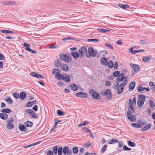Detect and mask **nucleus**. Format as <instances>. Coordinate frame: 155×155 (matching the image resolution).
Returning <instances> with one entry per match:
<instances>
[{"label":"nucleus","instance_id":"22","mask_svg":"<svg viewBox=\"0 0 155 155\" xmlns=\"http://www.w3.org/2000/svg\"><path fill=\"white\" fill-rule=\"evenodd\" d=\"M0 117L4 120H6L8 118V115L5 113H2L0 114Z\"/></svg>","mask_w":155,"mask_h":155},{"label":"nucleus","instance_id":"38","mask_svg":"<svg viewBox=\"0 0 155 155\" xmlns=\"http://www.w3.org/2000/svg\"><path fill=\"white\" fill-rule=\"evenodd\" d=\"M128 145L131 147H134L136 146V144L134 142H132L130 140L127 141Z\"/></svg>","mask_w":155,"mask_h":155},{"label":"nucleus","instance_id":"37","mask_svg":"<svg viewBox=\"0 0 155 155\" xmlns=\"http://www.w3.org/2000/svg\"><path fill=\"white\" fill-rule=\"evenodd\" d=\"M58 155H61L63 152V149L61 147H60L58 150Z\"/></svg>","mask_w":155,"mask_h":155},{"label":"nucleus","instance_id":"52","mask_svg":"<svg viewBox=\"0 0 155 155\" xmlns=\"http://www.w3.org/2000/svg\"><path fill=\"white\" fill-rule=\"evenodd\" d=\"M58 147L57 146H55L53 148V151L54 153L55 154L57 153L58 150Z\"/></svg>","mask_w":155,"mask_h":155},{"label":"nucleus","instance_id":"27","mask_svg":"<svg viewBox=\"0 0 155 155\" xmlns=\"http://www.w3.org/2000/svg\"><path fill=\"white\" fill-rule=\"evenodd\" d=\"M71 55L75 58H78L79 56H80V54H78V52H71Z\"/></svg>","mask_w":155,"mask_h":155},{"label":"nucleus","instance_id":"54","mask_svg":"<svg viewBox=\"0 0 155 155\" xmlns=\"http://www.w3.org/2000/svg\"><path fill=\"white\" fill-rule=\"evenodd\" d=\"M120 74V72L119 71H115L113 73V76L114 77L118 76Z\"/></svg>","mask_w":155,"mask_h":155},{"label":"nucleus","instance_id":"7","mask_svg":"<svg viewBox=\"0 0 155 155\" xmlns=\"http://www.w3.org/2000/svg\"><path fill=\"white\" fill-rule=\"evenodd\" d=\"M6 121L8 123L6 127L9 130H12L14 128V125L12 124L13 121V118H11L10 119H8Z\"/></svg>","mask_w":155,"mask_h":155},{"label":"nucleus","instance_id":"60","mask_svg":"<svg viewBox=\"0 0 155 155\" xmlns=\"http://www.w3.org/2000/svg\"><path fill=\"white\" fill-rule=\"evenodd\" d=\"M6 100L7 102L10 104L12 103L13 102V101L11 98L8 97Z\"/></svg>","mask_w":155,"mask_h":155},{"label":"nucleus","instance_id":"64","mask_svg":"<svg viewBox=\"0 0 155 155\" xmlns=\"http://www.w3.org/2000/svg\"><path fill=\"white\" fill-rule=\"evenodd\" d=\"M105 84L106 86H109L110 85V83L109 81H106L105 82Z\"/></svg>","mask_w":155,"mask_h":155},{"label":"nucleus","instance_id":"63","mask_svg":"<svg viewBox=\"0 0 155 155\" xmlns=\"http://www.w3.org/2000/svg\"><path fill=\"white\" fill-rule=\"evenodd\" d=\"M140 42L142 44H147L148 43V42L146 40H141L140 41Z\"/></svg>","mask_w":155,"mask_h":155},{"label":"nucleus","instance_id":"56","mask_svg":"<svg viewBox=\"0 0 155 155\" xmlns=\"http://www.w3.org/2000/svg\"><path fill=\"white\" fill-rule=\"evenodd\" d=\"M32 111H33V110H31V109H26L25 112L26 114H31L32 113Z\"/></svg>","mask_w":155,"mask_h":155},{"label":"nucleus","instance_id":"6","mask_svg":"<svg viewBox=\"0 0 155 155\" xmlns=\"http://www.w3.org/2000/svg\"><path fill=\"white\" fill-rule=\"evenodd\" d=\"M78 51L79 53L80 57L81 58L83 57L84 54L86 55V53L87 52V48L83 46L80 48L78 50Z\"/></svg>","mask_w":155,"mask_h":155},{"label":"nucleus","instance_id":"9","mask_svg":"<svg viewBox=\"0 0 155 155\" xmlns=\"http://www.w3.org/2000/svg\"><path fill=\"white\" fill-rule=\"evenodd\" d=\"M127 115L128 119L132 122H135L136 121V117L133 114H131L129 112H127Z\"/></svg>","mask_w":155,"mask_h":155},{"label":"nucleus","instance_id":"44","mask_svg":"<svg viewBox=\"0 0 155 155\" xmlns=\"http://www.w3.org/2000/svg\"><path fill=\"white\" fill-rule=\"evenodd\" d=\"M78 149L77 147H74L72 149V151L74 154H76L78 151Z\"/></svg>","mask_w":155,"mask_h":155},{"label":"nucleus","instance_id":"57","mask_svg":"<svg viewBox=\"0 0 155 155\" xmlns=\"http://www.w3.org/2000/svg\"><path fill=\"white\" fill-rule=\"evenodd\" d=\"M64 83L63 82H60L57 83V86L61 87L62 86L64 85Z\"/></svg>","mask_w":155,"mask_h":155},{"label":"nucleus","instance_id":"33","mask_svg":"<svg viewBox=\"0 0 155 155\" xmlns=\"http://www.w3.org/2000/svg\"><path fill=\"white\" fill-rule=\"evenodd\" d=\"M57 76H58L57 77V78H56L58 80H59L62 81L64 79V74H63L60 73L59 74V75Z\"/></svg>","mask_w":155,"mask_h":155},{"label":"nucleus","instance_id":"40","mask_svg":"<svg viewBox=\"0 0 155 155\" xmlns=\"http://www.w3.org/2000/svg\"><path fill=\"white\" fill-rule=\"evenodd\" d=\"M108 67L110 68H112L114 66V63L112 61H110L108 63Z\"/></svg>","mask_w":155,"mask_h":155},{"label":"nucleus","instance_id":"12","mask_svg":"<svg viewBox=\"0 0 155 155\" xmlns=\"http://www.w3.org/2000/svg\"><path fill=\"white\" fill-rule=\"evenodd\" d=\"M61 71L60 69L58 68L53 69L52 71V73L55 75V78H57V76L59 75V74L61 73Z\"/></svg>","mask_w":155,"mask_h":155},{"label":"nucleus","instance_id":"32","mask_svg":"<svg viewBox=\"0 0 155 155\" xmlns=\"http://www.w3.org/2000/svg\"><path fill=\"white\" fill-rule=\"evenodd\" d=\"M71 87L72 90L76 91L78 89V86L75 84H73L72 85H71L70 86Z\"/></svg>","mask_w":155,"mask_h":155},{"label":"nucleus","instance_id":"62","mask_svg":"<svg viewBox=\"0 0 155 155\" xmlns=\"http://www.w3.org/2000/svg\"><path fill=\"white\" fill-rule=\"evenodd\" d=\"M47 155H53V152L51 150H49L47 153Z\"/></svg>","mask_w":155,"mask_h":155},{"label":"nucleus","instance_id":"45","mask_svg":"<svg viewBox=\"0 0 155 155\" xmlns=\"http://www.w3.org/2000/svg\"><path fill=\"white\" fill-rule=\"evenodd\" d=\"M87 41L88 42L93 41L95 43H96L99 41V40L98 39H88Z\"/></svg>","mask_w":155,"mask_h":155},{"label":"nucleus","instance_id":"47","mask_svg":"<svg viewBox=\"0 0 155 155\" xmlns=\"http://www.w3.org/2000/svg\"><path fill=\"white\" fill-rule=\"evenodd\" d=\"M104 45L110 50H112L113 49V47L110 44L106 43Z\"/></svg>","mask_w":155,"mask_h":155},{"label":"nucleus","instance_id":"41","mask_svg":"<svg viewBox=\"0 0 155 155\" xmlns=\"http://www.w3.org/2000/svg\"><path fill=\"white\" fill-rule=\"evenodd\" d=\"M134 106L130 107L129 106V107L128 108V111L127 112H129L130 113H132L134 112Z\"/></svg>","mask_w":155,"mask_h":155},{"label":"nucleus","instance_id":"46","mask_svg":"<svg viewBox=\"0 0 155 155\" xmlns=\"http://www.w3.org/2000/svg\"><path fill=\"white\" fill-rule=\"evenodd\" d=\"M137 90L139 92L143 91L145 90V87H143L141 86L137 87Z\"/></svg>","mask_w":155,"mask_h":155},{"label":"nucleus","instance_id":"36","mask_svg":"<svg viewBox=\"0 0 155 155\" xmlns=\"http://www.w3.org/2000/svg\"><path fill=\"white\" fill-rule=\"evenodd\" d=\"M11 111V110L9 108L3 109L1 110V112L2 113H10Z\"/></svg>","mask_w":155,"mask_h":155},{"label":"nucleus","instance_id":"3","mask_svg":"<svg viewBox=\"0 0 155 155\" xmlns=\"http://www.w3.org/2000/svg\"><path fill=\"white\" fill-rule=\"evenodd\" d=\"M127 82V80H124V81L118 86L117 89V94H120L122 92L124 89V86L126 85Z\"/></svg>","mask_w":155,"mask_h":155},{"label":"nucleus","instance_id":"21","mask_svg":"<svg viewBox=\"0 0 155 155\" xmlns=\"http://www.w3.org/2000/svg\"><path fill=\"white\" fill-rule=\"evenodd\" d=\"M118 6L120 8L123 9H126V8H130V6L126 4H119Z\"/></svg>","mask_w":155,"mask_h":155},{"label":"nucleus","instance_id":"11","mask_svg":"<svg viewBox=\"0 0 155 155\" xmlns=\"http://www.w3.org/2000/svg\"><path fill=\"white\" fill-rule=\"evenodd\" d=\"M76 95L78 97L83 98H86L88 96V94L87 93H83L81 92L77 93Z\"/></svg>","mask_w":155,"mask_h":155},{"label":"nucleus","instance_id":"55","mask_svg":"<svg viewBox=\"0 0 155 155\" xmlns=\"http://www.w3.org/2000/svg\"><path fill=\"white\" fill-rule=\"evenodd\" d=\"M150 107L151 108H153L155 107V104L152 101H150Z\"/></svg>","mask_w":155,"mask_h":155},{"label":"nucleus","instance_id":"49","mask_svg":"<svg viewBox=\"0 0 155 155\" xmlns=\"http://www.w3.org/2000/svg\"><path fill=\"white\" fill-rule=\"evenodd\" d=\"M57 113L58 115L59 116H62L64 114V113L63 111L60 110H58Z\"/></svg>","mask_w":155,"mask_h":155},{"label":"nucleus","instance_id":"58","mask_svg":"<svg viewBox=\"0 0 155 155\" xmlns=\"http://www.w3.org/2000/svg\"><path fill=\"white\" fill-rule=\"evenodd\" d=\"M84 146L88 148L92 146V144L91 143H84Z\"/></svg>","mask_w":155,"mask_h":155},{"label":"nucleus","instance_id":"10","mask_svg":"<svg viewBox=\"0 0 155 155\" xmlns=\"http://www.w3.org/2000/svg\"><path fill=\"white\" fill-rule=\"evenodd\" d=\"M63 153L65 155H71L72 152L71 150H69V147H65L63 148Z\"/></svg>","mask_w":155,"mask_h":155},{"label":"nucleus","instance_id":"1","mask_svg":"<svg viewBox=\"0 0 155 155\" xmlns=\"http://www.w3.org/2000/svg\"><path fill=\"white\" fill-rule=\"evenodd\" d=\"M139 96L140 97L137 100V106L139 107H141L144 104L146 96L143 95H140Z\"/></svg>","mask_w":155,"mask_h":155},{"label":"nucleus","instance_id":"19","mask_svg":"<svg viewBox=\"0 0 155 155\" xmlns=\"http://www.w3.org/2000/svg\"><path fill=\"white\" fill-rule=\"evenodd\" d=\"M124 78V74L123 73H121L118 76L117 79L118 82H120L122 81Z\"/></svg>","mask_w":155,"mask_h":155},{"label":"nucleus","instance_id":"8","mask_svg":"<svg viewBox=\"0 0 155 155\" xmlns=\"http://www.w3.org/2000/svg\"><path fill=\"white\" fill-rule=\"evenodd\" d=\"M88 52L89 54L87 53H86V56L87 58H89L90 57H95V55L94 53V50L91 47H89L88 48Z\"/></svg>","mask_w":155,"mask_h":155},{"label":"nucleus","instance_id":"5","mask_svg":"<svg viewBox=\"0 0 155 155\" xmlns=\"http://www.w3.org/2000/svg\"><path fill=\"white\" fill-rule=\"evenodd\" d=\"M71 57V55L69 54L68 53L64 54H61L60 55V59L67 62L69 63V61H70V60H68V59H69V57Z\"/></svg>","mask_w":155,"mask_h":155},{"label":"nucleus","instance_id":"20","mask_svg":"<svg viewBox=\"0 0 155 155\" xmlns=\"http://www.w3.org/2000/svg\"><path fill=\"white\" fill-rule=\"evenodd\" d=\"M136 84V82H131L129 86V91H131L133 90Z\"/></svg>","mask_w":155,"mask_h":155},{"label":"nucleus","instance_id":"4","mask_svg":"<svg viewBox=\"0 0 155 155\" xmlns=\"http://www.w3.org/2000/svg\"><path fill=\"white\" fill-rule=\"evenodd\" d=\"M89 93L91 94L92 97L94 99H99L101 98L100 94L97 92L94 91L93 89H90Z\"/></svg>","mask_w":155,"mask_h":155},{"label":"nucleus","instance_id":"29","mask_svg":"<svg viewBox=\"0 0 155 155\" xmlns=\"http://www.w3.org/2000/svg\"><path fill=\"white\" fill-rule=\"evenodd\" d=\"M97 29L99 31L102 33L109 32L110 31V30L101 28H98Z\"/></svg>","mask_w":155,"mask_h":155},{"label":"nucleus","instance_id":"50","mask_svg":"<svg viewBox=\"0 0 155 155\" xmlns=\"http://www.w3.org/2000/svg\"><path fill=\"white\" fill-rule=\"evenodd\" d=\"M129 102L130 107L134 106V105L135 104H136L134 103V102H133L131 99H130L129 100Z\"/></svg>","mask_w":155,"mask_h":155},{"label":"nucleus","instance_id":"43","mask_svg":"<svg viewBox=\"0 0 155 155\" xmlns=\"http://www.w3.org/2000/svg\"><path fill=\"white\" fill-rule=\"evenodd\" d=\"M48 48H57V46L53 44L48 45L47 46Z\"/></svg>","mask_w":155,"mask_h":155},{"label":"nucleus","instance_id":"18","mask_svg":"<svg viewBox=\"0 0 155 155\" xmlns=\"http://www.w3.org/2000/svg\"><path fill=\"white\" fill-rule=\"evenodd\" d=\"M37 102V101L34 100L32 101H29L27 102L26 104V106L28 107H30L34 104H36Z\"/></svg>","mask_w":155,"mask_h":155},{"label":"nucleus","instance_id":"61","mask_svg":"<svg viewBox=\"0 0 155 155\" xmlns=\"http://www.w3.org/2000/svg\"><path fill=\"white\" fill-rule=\"evenodd\" d=\"M23 45L24 46L26 47V48H29L30 47L31 45L29 44H27L26 43H24Z\"/></svg>","mask_w":155,"mask_h":155},{"label":"nucleus","instance_id":"31","mask_svg":"<svg viewBox=\"0 0 155 155\" xmlns=\"http://www.w3.org/2000/svg\"><path fill=\"white\" fill-rule=\"evenodd\" d=\"M117 142H119V141L117 140L113 139L109 141L108 143L109 144H113Z\"/></svg>","mask_w":155,"mask_h":155},{"label":"nucleus","instance_id":"39","mask_svg":"<svg viewBox=\"0 0 155 155\" xmlns=\"http://www.w3.org/2000/svg\"><path fill=\"white\" fill-rule=\"evenodd\" d=\"M150 85L152 90L155 92V86L154 83L152 82H150Z\"/></svg>","mask_w":155,"mask_h":155},{"label":"nucleus","instance_id":"13","mask_svg":"<svg viewBox=\"0 0 155 155\" xmlns=\"http://www.w3.org/2000/svg\"><path fill=\"white\" fill-rule=\"evenodd\" d=\"M100 62L101 64L103 65L106 66L107 65V61L105 58H101L100 59Z\"/></svg>","mask_w":155,"mask_h":155},{"label":"nucleus","instance_id":"59","mask_svg":"<svg viewBox=\"0 0 155 155\" xmlns=\"http://www.w3.org/2000/svg\"><path fill=\"white\" fill-rule=\"evenodd\" d=\"M123 150H130L131 149L127 147L126 145H124L123 147Z\"/></svg>","mask_w":155,"mask_h":155},{"label":"nucleus","instance_id":"35","mask_svg":"<svg viewBox=\"0 0 155 155\" xmlns=\"http://www.w3.org/2000/svg\"><path fill=\"white\" fill-rule=\"evenodd\" d=\"M31 117H32L34 118H38V116L33 111H32L30 115Z\"/></svg>","mask_w":155,"mask_h":155},{"label":"nucleus","instance_id":"30","mask_svg":"<svg viewBox=\"0 0 155 155\" xmlns=\"http://www.w3.org/2000/svg\"><path fill=\"white\" fill-rule=\"evenodd\" d=\"M151 58V57L150 56H143L142 58V59L143 60L144 62H146L148 61Z\"/></svg>","mask_w":155,"mask_h":155},{"label":"nucleus","instance_id":"48","mask_svg":"<svg viewBox=\"0 0 155 155\" xmlns=\"http://www.w3.org/2000/svg\"><path fill=\"white\" fill-rule=\"evenodd\" d=\"M82 130L84 132H89L91 130L85 127H83L82 128Z\"/></svg>","mask_w":155,"mask_h":155},{"label":"nucleus","instance_id":"17","mask_svg":"<svg viewBox=\"0 0 155 155\" xmlns=\"http://www.w3.org/2000/svg\"><path fill=\"white\" fill-rule=\"evenodd\" d=\"M30 75L32 76L38 78H43V77L41 76L40 74H38L35 72H32L30 73Z\"/></svg>","mask_w":155,"mask_h":155},{"label":"nucleus","instance_id":"34","mask_svg":"<svg viewBox=\"0 0 155 155\" xmlns=\"http://www.w3.org/2000/svg\"><path fill=\"white\" fill-rule=\"evenodd\" d=\"M131 125L133 127L137 128H141L142 127L140 124H138L137 123H132Z\"/></svg>","mask_w":155,"mask_h":155},{"label":"nucleus","instance_id":"2","mask_svg":"<svg viewBox=\"0 0 155 155\" xmlns=\"http://www.w3.org/2000/svg\"><path fill=\"white\" fill-rule=\"evenodd\" d=\"M130 66L133 68L131 71V76L134 75L140 70L139 66L137 64L131 63L130 64Z\"/></svg>","mask_w":155,"mask_h":155},{"label":"nucleus","instance_id":"23","mask_svg":"<svg viewBox=\"0 0 155 155\" xmlns=\"http://www.w3.org/2000/svg\"><path fill=\"white\" fill-rule=\"evenodd\" d=\"M19 128L20 130L24 132H25L27 131V128H25V126L22 124H19Z\"/></svg>","mask_w":155,"mask_h":155},{"label":"nucleus","instance_id":"28","mask_svg":"<svg viewBox=\"0 0 155 155\" xmlns=\"http://www.w3.org/2000/svg\"><path fill=\"white\" fill-rule=\"evenodd\" d=\"M25 125L27 127H31L33 125V123L29 121H27L25 123Z\"/></svg>","mask_w":155,"mask_h":155},{"label":"nucleus","instance_id":"53","mask_svg":"<svg viewBox=\"0 0 155 155\" xmlns=\"http://www.w3.org/2000/svg\"><path fill=\"white\" fill-rule=\"evenodd\" d=\"M13 95L16 99H18L19 98V95L18 93H13Z\"/></svg>","mask_w":155,"mask_h":155},{"label":"nucleus","instance_id":"24","mask_svg":"<svg viewBox=\"0 0 155 155\" xmlns=\"http://www.w3.org/2000/svg\"><path fill=\"white\" fill-rule=\"evenodd\" d=\"M26 96V94L25 92H21L20 93L19 98L21 100H24Z\"/></svg>","mask_w":155,"mask_h":155},{"label":"nucleus","instance_id":"42","mask_svg":"<svg viewBox=\"0 0 155 155\" xmlns=\"http://www.w3.org/2000/svg\"><path fill=\"white\" fill-rule=\"evenodd\" d=\"M89 122L87 121H85L83 122L82 123H80L78 125V126L79 127H81L82 126L86 125L87 124H89Z\"/></svg>","mask_w":155,"mask_h":155},{"label":"nucleus","instance_id":"16","mask_svg":"<svg viewBox=\"0 0 155 155\" xmlns=\"http://www.w3.org/2000/svg\"><path fill=\"white\" fill-rule=\"evenodd\" d=\"M105 96H107L108 99H111V93L110 89H107L105 91Z\"/></svg>","mask_w":155,"mask_h":155},{"label":"nucleus","instance_id":"26","mask_svg":"<svg viewBox=\"0 0 155 155\" xmlns=\"http://www.w3.org/2000/svg\"><path fill=\"white\" fill-rule=\"evenodd\" d=\"M63 80L67 83H69L70 81V78L67 74H65Z\"/></svg>","mask_w":155,"mask_h":155},{"label":"nucleus","instance_id":"51","mask_svg":"<svg viewBox=\"0 0 155 155\" xmlns=\"http://www.w3.org/2000/svg\"><path fill=\"white\" fill-rule=\"evenodd\" d=\"M107 147V145H104L101 148V152L102 153H103L106 150V148Z\"/></svg>","mask_w":155,"mask_h":155},{"label":"nucleus","instance_id":"15","mask_svg":"<svg viewBox=\"0 0 155 155\" xmlns=\"http://www.w3.org/2000/svg\"><path fill=\"white\" fill-rule=\"evenodd\" d=\"M60 68L62 70L64 71H67L69 70V68L68 66L65 64H62Z\"/></svg>","mask_w":155,"mask_h":155},{"label":"nucleus","instance_id":"25","mask_svg":"<svg viewBox=\"0 0 155 155\" xmlns=\"http://www.w3.org/2000/svg\"><path fill=\"white\" fill-rule=\"evenodd\" d=\"M62 64L61 63V61L59 59L57 60L54 62V65L57 68L60 67Z\"/></svg>","mask_w":155,"mask_h":155},{"label":"nucleus","instance_id":"14","mask_svg":"<svg viewBox=\"0 0 155 155\" xmlns=\"http://www.w3.org/2000/svg\"><path fill=\"white\" fill-rule=\"evenodd\" d=\"M151 127V124H149L142 128L141 130V131L142 132L147 131L149 130Z\"/></svg>","mask_w":155,"mask_h":155}]
</instances>
